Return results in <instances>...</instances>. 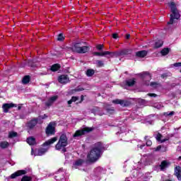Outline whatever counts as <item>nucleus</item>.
<instances>
[{"label": "nucleus", "mask_w": 181, "mask_h": 181, "mask_svg": "<svg viewBox=\"0 0 181 181\" xmlns=\"http://www.w3.org/2000/svg\"><path fill=\"white\" fill-rule=\"evenodd\" d=\"M165 115H167L168 117H172V115H175V112L172 111L170 113H165Z\"/></svg>", "instance_id": "obj_46"}, {"label": "nucleus", "mask_w": 181, "mask_h": 181, "mask_svg": "<svg viewBox=\"0 0 181 181\" xmlns=\"http://www.w3.org/2000/svg\"><path fill=\"white\" fill-rule=\"evenodd\" d=\"M58 81L61 83V84H67V83L70 81V78L68 75H61L58 78Z\"/></svg>", "instance_id": "obj_12"}, {"label": "nucleus", "mask_w": 181, "mask_h": 181, "mask_svg": "<svg viewBox=\"0 0 181 181\" xmlns=\"http://www.w3.org/2000/svg\"><path fill=\"white\" fill-rule=\"evenodd\" d=\"M91 131H93V128L91 127H85L82 129L76 130L74 134L73 135V137L77 138L78 136H82V135H86V134L91 132Z\"/></svg>", "instance_id": "obj_6"}, {"label": "nucleus", "mask_w": 181, "mask_h": 181, "mask_svg": "<svg viewBox=\"0 0 181 181\" xmlns=\"http://www.w3.org/2000/svg\"><path fill=\"white\" fill-rule=\"evenodd\" d=\"M53 105V102L52 100H50V99H49L46 103H45V105L47 107H50L51 105Z\"/></svg>", "instance_id": "obj_39"}, {"label": "nucleus", "mask_w": 181, "mask_h": 181, "mask_svg": "<svg viewBox=\"0 0 181 181\" xmlns=\"http://www.w3.org/2000/svg\"><path fill=\"white\" fill-rule=\"evenodd\" d=\"M147 95H148V97H158V95H156V93H148Z\"/></svg>", "instance_id": "obj_49"}, {"label": "nucleus", "mask_w": 181, "mask_h": 181, "mask_svg": "<svg viewBox=\"0 0 181 181\" xmlns=\"http://www.w3.org/2000/svg\"><path fill=\"white\" fill-rule=\"evenodd\" d=\"M104 151H105V146H104L103 142L98 141L93 145V147L88 153L86 163H95L101 158V155L104 153Z\"/></svg>", "instance_id": "obj_1"}, {"label": "nucleus", "mask_w": 181, "mask_h": 181, "mask_svg": "<svg viewBox=\"0 0 181 181\" xmlns=\"http://www.w3.org/2000/svg\"><path fill=\"white\" fill-rule=\"evenodd\" d=\"M13 107H16V104L13 103H4L2 106V108L4 110V112H9V110L11 108H13Z\"/></svg>", "instance_id": "obj_13"}, {"label": "nucleus", "mask_w": 181, "mask_h": 181, "mask_svg": "<svg viewBox=\"0 0 181 181\" xmlns=\"http://www.w3.org/2000/svg\"><path fill=\"white\" fill-rule=\"evenodd\" d=\"M57 40L59 42H63V40H64V36H63L62 33H60L58 37H57Z\"/></svg>", "instance_id": "obj_36"}, {"label": "nucleus", "mask_w": 181, "mask_h": 181, "mask_svg": "<svg viewBox=\"0 0 181 181\" xmlns=\"http://www.w3.org/2000/svg\"><path fill=\"white\" fill-rule=\"evenodd\" d=\"M74 91H76V92L84 91V88H81L80 86H78L76 88L74 89Z\"/></svg>", "instance_id": "obj_40"}, {"label": "nucleus", "mask_w": 181, "mask_h": 181, "mask_svg": "<svg viewBox=\"0 0 181 181\" xmlns=\"http://www.w3.org/2000/svg\"><path fill=\"white\" fill-rule=\"evenodd\" d=\"M62 66H60V64H53L51 68H50V70L51 71H57L59 70V69L61 68Z\"/></svg>", "instance_id": "obj_25"}, {"label": "nucleus", "mask_w": 181, "mask_h": 181, "mask_svg": "<svg viewBox=\"0 0 181 181\" xmlns=\"http://www.w3.org/2000/svg\"><path fill=\"white\" fill-rule=\"evenodd\" d=\"M49 116H47V115L44 114V115L42 116H39V118H41V119H46V118H47Z\"/></svg>", "instance_id": "obj_47"}, {"label": "nucleus", "mask_w": 181, "mask_h": 181, "mask_svg": "<svg viewBox=\"0 0 181 181\" xmlns=\"http://www.w3.org/2000/svg\"><path fill=\"white\" fill-rule=\"evenodd\" d=\"M30 81V76L26 75L23 78L22 83L23 84H28Z\"/></svg>", "instance_id": "obj_27"}, {"label": "nucleus", "mask_w": 181, "mask_h": 181, "mask_svg": "<svg viewBox=\"0 0 181 181\" xmlns=\"http://www.w3.org/2000/svg\"><path fill=\"white\" fill-rule=\"evenodd\" d=\"M107 53L108 52H105V51L103 52H94L93 55L94 56H107Z\"/></svg>", "instance_id": "obj_31"}, {"label": "nucleus", "mask_w": 181, "mask_h": 181, "mask_svg": "<svg viewBox=\"0 0 181 181\" xmlns=\"http://www.w3.org/2000/svg\"><path fill=\"white\" fill-rule=\"evenodd\" d=\"M163 46V42L160 40H158L157 42L155 43V49H159V47H162Z\"/></svg>", "instance_id": "obj_29"}, {"label": "nucleus", "mask_w": 181, "mask_h": 181, "mask_svg": "<svg viewBox=\"0 0 181 181\" xmlns=\"http://www.w3.org/2000/svg\"><path fill=\"white\" fill-rule=\"evenodd\" d=\"M112 37L113 39H118V37H119L118 33H113V34L112 35Z\"/></svg>", "instance_id": "obj_44"}, {"label": "nucleus", "mask_w": 181, "mask_h": 181, "mask_svg": "<svg viewBox=\"0 0 181 181\" xmlns=\"http://www.w3.org/2000/svg\"><path fill=\"white\" fill-rule=\"evenodd\" d=\"M144 139L145 141H146V146H152V141L148 139V136H145Z\"/></svg>", "instance_id": "obj_33"}, {"label": "nucleus", "mask_w": 181, "mask_h": 181, "mask_svg": "<svg viewBox=\"0 0 181 181\" xmlns=\"http://www.w3.org/2000/svg\"><path fill=\"white\" fill-rule=\"evenodd\" d=\"M87 42H83V45H86Z\"/></svg>", "instance_id": "obj_57"}, {"label": "nucleus", "mask_w": 181, "mask_h": 181, "mask_svg": "<svg viewBox=\"0 0 181 181\" xmlns=\"http://www.w3.org/2000/svg\"><path fill=\"white\" fill-rule=\"evenodd\" d=\"M169 52H170V48L165 47L160 51V53L163 56H168V54H169Z\"/></svg>", "instance_id": "obj_26"}, {"label": "nucleus", "mask_w": 181, "mask_h": 181, "mask_svg": "<svg viewBox=\"0 0 181 181\" xmlns=\"http://www.w3.org/2000/svg\"><path fill=\"white\" fill-rule=\"evenodd\" d=\"M103 47H104V45H98L96 46V49H97L98 50H103Z\"/></svg>", "instance_id": "obj_42"}, {"label": "nucleus", "mask_w": 181, "mask_h": 181, "mask_svg": "<svg viewBox=\"0 0 181 181\" xmlns=\"http://www.w3.org/2000/svg\"><path fill=\"white\" fill-rule=\"evenodd\" d=\"M129 37H131V35L127 34L126 35V39H129Z\"/></svg>", "instance_id": "obj_51"}, {"label": "nucleus", "mask_w": 181, "mask_h": 181, "mask_svg": "<svg viewBox=\"0 0 181 181\" xmlns=\"http://www.w3.org/2000/svg\"><path fill=\"white\" fill-rule=\"evenodd\" d=\"M161 78H168V77H170V73H164L160 76Z\"/></svg>", "instance_id": "obj_37"}, {"label": "nucleus", "mask_w": 181, "mask_h": 181, "mask_svg": "<svg viewBox=\"0 0 181 181\" xmlns=\"http://www.w3.org/2000/svg\"><path fill=\"white\" fill-rule=\"evenodd\" d=\"M106 56L109 55L110 57H119L118 51L117 52H110V51H105Z\"/></svg>", "instance_id": "obj_22"}, {"label": "nucleus", "mask_w": 181, "mask_h": 181, "mask_svg": "<svg viewBox=\"0 0 181 181\" xmlns=\"http://www.w3.org/2000/svg\"><path fill=\"white\" fill-rule=\"evenodd\" d=\"M46 152H47V148H40L38 149H35V151H33V148H32L31 155H34L35 156H43Z\"/></svg>", "instance_id": "obj_7"}, {"label": "nucleus", "mask_w": 181, "mask_h": 181, "mask_svg": "<svg viewBox=\"0 0 181 181\" xmlns=\"http://www.w3.org/2000/svg\"><path fill=\"white\" fill-rule=\"evenodd\" d=\"M26 173H28V171H26L25 170H18L16 172L11 174L10 177L11 179H16V177L22 176L23 175H26Z\"/></svg>", "instance_id": "obj_10"}, {"label": "nucleus", "mask_w": 181, "mask_h": 181, "mask_svg": "<svg viewBox=\"0 0 181 181\" xmlns=\"http://www.w3.org/2000/svg\"><path fill=\"white\" fill-rule=\"evenodd\" d=\"M28 66H30V67H33V61L32 59H29L28 62Z\"/></svg>", "instance_id": "obj_43"}, {"label": "nucleus", "mask_w": 181, "mask_h": 181, "mask_svg": "<svg viewBox=\"0 0 181 181\" xmlns=\"http://www.w3.org/2000/svg\"><path fill=\"white\" fill-rule=\"evenodd\" d=\"M160 149H162V146H160V145L153 148L155 152H159V151H160Z\"/></svg>", "instance_id": "obj_41"}, {"label": "nucleus", "mask_w": 181, "mask_h": 181, "mask_svg": "<svg viewBox=\"0 0 181 181\" xmlns=\"http://www.w3.org/2000/svg\"><path fill=\"white\" fill-rule=\"evenodd\" d=\"M57 98H59V96L57 95H54V96H52L51 98H49V100L53 103H54V101H56L57 100Z\"/></svg>", "instance_id": "obj_38"}, {"label": "nucleus", "mask_w": 181, "mask_h": 181, "mask_svg": "<svg viewBox=\"0 0 181 181\" xmlns=\"http://www.w3.org/2000/svg\"><path fill=\"white\" fill-rule=\"evenodd\" d=\"M171 14L170 15V21L167 23L168 25H173L175 22V19L177 21L180 19V13H179V11L177 10V7H176V4L172 1L170 4Z\"/></svg>", "instance_id": "obj_3"}, {"label": "nucleus", "mask_w": 181, "mask_h": 181, "mask_svg": "<svg viewBox=\"0 0 181 181\" xmlns=\"http://www.w3.org/2000/svg\"><path fill=\"white\" fill-rule=\"evenodd\" d=\"M78 97L77 96H72L71 100L68 101V105H71V104H73V103H76V101H78Z\"/></svg>", "instance_id": "obj_30"}, {"label": "nucleus", "mask_w": 181, "mask_h": 181, "mask_svg": "<svg viewBox=\"0 0 181 181\" xmlns=\"http://www.w3.org/2000/svg\"><path fill=\"white\" fill-rule=\"evenodd\" d=\"M21 181H32V177L31 176H28V175H24L21 178Z\"/></svg>", "instance_id": "obj_34"}, {"label": "nucleus", "mask_w": 181, "mask_h": 181, "mask_svg": "<svg viewBox=\"0 0 181 181\" xmlns=\"http://www.w3.org/2000/svg\"><path fill=\"white\" fill-rule=\"evenodd\" d=\"M139 76L141 77L143 81H151L152 79V76H151V74L148 71H144L143 73H141L139 74Z\"/></svg>", "instance_id": "obj_9"}, {"label": "nucleus", "mask_w": 181, "mask_h": 181, "mask_svg": "<svg viewBox=\"0 0 181 181\" xmlns=\"http://www.w3.org/2000/svg\"><path fill=\"white\" fill-rule=\"evenodd\" d=\"M95 74V71H94V69H88L86 71V74L87 77H93V76H94Z\"/></svg>", "instance_id": "obj_24"}, {"label": "nucleus", "mask_w": 181, "mask_h": 181, "mask_svg": "<svg viewBox=\"0 0 181 181\" xmlns=\"http://www.w3.org/2000/svg\"><path fill=\"white\" fill-rule=\"evenodd\" d=\"M57 141V136L52 137V139H49V140L46 141L43 143L42 146H50V145H53L54 142Z\"/></svg>", "instance_id": "obj_15"}, {"label": "nucleus", "mask_w": 181, "mask_h": 181, "mask_svg": "<svg viewBox=\"0 0 181 181\" xmlns=\"http://www.w3.org/2000/svg\"><path fill=\"white\" fill-rule=\"evenodd\" d=\"M72 52L79 53V54H84L90 52V46L83 45V42H76L71 47Z\"/></svg>", "instance_id": "obj_4"}, {"label": "nucleus", "mask_w": 181, "mask_h": 181, "mask_svg": "<svg viewBox=\"0 0 181 181\" xmlns=\"http://www.w3.org/2000/svg\"><path fill=\"white\" fill-rule=\"evenodd\" d=\"M146 56H148V51L146 50H141L136 52V57L144 59V57H146Z\"/></svg>", "instance_id": "obj_18"}, {"label": "nucleus", "mask_w": 181, "mask_h": 181, "mask_svg": "<svg viewBox=\"0 0 181 181\" xmlns=\"http://www.w3.org/2000/svg\"><path fill=\"white\" fill-rule=\"evenodd\" d=\"M69 139L66 134H62L59 136V139L57 144L55 145V149L57 151H61L62 153H66L67 148L66 147L69 145Z\"/></svg>", "instance_id": "obj_2"}, {"label": "nucleus", "mask_w": 181, "mask_h": 181, "mask_svg": "<svg viewBox=\"0 0 181 181\" xmlns=\"http://www.w3.org/2000/svg\"><path fill=\"white\" fill-rule=\"evenodd\" d=\"M159 83H158L157 82H151V83H150V86H151V87H156V86H158Z\"/></svg>", "instance_id": "obj_45"}, {"label": "nucleus", "mask_w": 181, "mask_h": 181, "mask_svg": "<svg viewBox=\"0 0 181 181\" xmlns=\"http://www.w3.org/2000/svg\"><path fill=\"white\" fill-rule=\"evenodd\" d=\"M83 163H84V160L79 158L78 160H76L74 163V167L75 169H77L78 166H83Z\"/></svg>", "instance_id": "obj_21"}, {"label": "nucleus", "mask_w": 181, "mask_h": 181, "mask_svg": "<svg viewBox=\"0 0 181 181\" xmlns=\"http://www.w3.org/2000/svg\"><path fill=\"white\" fill-rule=\"evenodd\" d=\"M114 111L115 110H114L113 109H107V112H114Z\"/></svg>", "instance_id": "obj_50"}, {"label": "nucleus", "mask_w": 181, "mask_h": 181, "mask_svg": "<svg viewBox=\"0 0 181 181\" xmlns=\"http://www.w3.org/2000/svg\"><path fill=\"white\" fill-rule=\"evenodd\" d=\"M8 146H9V143L8 141L0 142V148H1V149H6Z\"/></svg>", "instance_id": "obj_28"}, {"label": "nucleus", "mask_w": 181, "mask_h": 181, "mask_svg": "<svg viewBox=\"0 0 181 181\" xmlns=\"http://www.w3.org/2000/svg\"><path fill=\"white\" fill-rule=\"evenodd\" d=\"M18 110L20 111V110H22V106H18Z\"/></svg>", "instance_id": "obj_55"}, {"label": "nucleus", "mask_w": 181, "mask_h": 181, "mask_svg": "<svg viewBox=\"0 0 181 181\" xmlns=\"http://www.w3.org/2000/svg\"><path fill=\"white\" fill-rule=\"evenodd\" d=\"M174 67H181V62H177L173 64Z\"/></svg>", "instance_id": "obj_48"}, {"label": "nucleus", "mask_w": 181, "mask_h": 181, "mask_svg": "<svg viewBox=\"0 0 181 181\" xmlns=\"http://www.w3.org/2000/svg\"><path fill=\"white\" fill-rule=\"evenodd\" d=\"M136 83V79L133 78L127 80L125 85L127 86V87H134Z\"/></svg>", "instance_id": "obj_19"}, {"label": "nucleus", "mask_w": 181, "mask_h": 181, "mask_svg": "<svg viewBox=\"0 0 181 181\" xmlns=\"http://www.w3.org/2000/svg\"><path fill=\"white\" fill-rule=\"evenodd\" d=\"M38 121H39V119H37V118H33V119L29 121L27 123V127L28 128V129H33V128H35V125H37Z\"/></svg>", "instance_id": "obj_11"}, {"label": "nucleus", "mask_w": 181, "mask_h": 181, "mask_svg": "<svg viewBox=\"0 0 181 181\" xmlns=\"http://www.w3.org/2000/svg\"><path fill=\"white\" fill-rule=\"evenodd\" d=\"M96 64L98 67H104V62L102 60H97Z\"/></svg>", "instance_id": "obj_35"}, {"label": "nucleus", "mask_w": 181, "mask_h": 181, "mask_svg": "<svg viewBox=\"0 0 181 181\" xmlns=\"http://www.w3.org/2000/svg\"><path fill=\"white\" fill-rule=\"evenodd\" d=\"M45 134L47 136H50L51 135H54L56 134V122H49L45 129Z\"/></svg>", "instance_id": "obj_5"}, {"label": "nucleus", "mask_w": 181, "mask_h": 181, "mask_svg": "<svg viewBox=\"0 0 181 181\" xmlns=\"http://www.w3.org/2000/svg\"><path fill=\"white\" fill-rule=\"evenodd\" d=\"M27 143L30 146L36 145V139L33 136H30L27 139Z\"/></svg>", "instance_id": "obj_23"}, {"label": "nucleus", "mask_w": 181, "mask_h": 181, "mask_svg": "<svg viewBox=\"0 0 181 181\" xmlns=\"http://www.w3.org/2000/svg\"><path fill=\"white\" fill-rule=\"evenodd\" d=\"M163 137V136H162L160 133H158L155 136L156 141L158 142H160V144H163V142H166V141H168V139H162Z\"/></svg>", "instance_id": "obj_20"}, {"label": "nucleus", "mask_w": 181, "mask_h": 181, "mask_svg": "<svg viewBox=\"0 0 181 181\" xmlns=\"http://www.w3.org/2000/svg\"><path fill=\"white\" fill-rule=\"evenodd\" d=\"M81 101H83V100H84V96L83 95L81 96Z\"/></svg>", "instance_id": "obj_54"}, {"label": "nucleus", "mask_w": 181, "mask_h": 181, "mask_svg": "<svg viewBox=\"0 0 181 181\" xmlns=\"http://www.w3.org/2000/svg\"><path fill=\"white\" fill-rule=\"evenodd\" d=\"M119 57L121 56H128V54H131L132 53V49H124L120 51H118Z\"/></svg>", "instance_id": "obj_17"}, {"label": "nucleus", "mask_w": 181, "mask_h": 181, "mask_svg": "<svg viewBox=\"0 0 181 181\" xmlns=\"http://www.w3.org/2000/svg\"><path fill=\"white\" fill-rule=\"evenodd\" d=\"M176 86H177V84L172 83L171 87H176Z\"/></svg>", "instance_id": "obj_53"}, {"label": "nucleus", "mask_w": 181, "mask_h": 181, "mask_svg": "<svg viewBox=\"0 0 181 181\" xmlns=\"http://www.w3.org/2000/svg\"><path fill=\"white\" fill-rule=\"evenodd\" d=\"M178 160H181V156L178 157Z\"/></svg>", "instance_id": "obj_56"}, {"label": "nucleus", "mask_w": 181, "mask_h": 181, "mask_svg": "<svg viewBox=\"0 0 181 181\" xmlns=\"http://www.w3.org/2000/svg\"><path fill=\"white\" fill-rule=\"evenodd\" d=\"M170 166V162L164 160L161 162L160 165H159L160 170L163 171L165 169H167V168H169Z\"/></svg>", "instance_id": "obj_14"}, {"label": "nucleus", "mask_w": 181, "mask_h": 181, "mask_svg": "<svg viewBox=\"0 0 181 181\" xmlns=\"http://www.w3.org/2000/svg\"><path fill=\"white\" fill-rule=\"evenodd\" d=\"M113 104H119L121 107H129L131 102L129 100H124L121 99H115L112 100Z\"/></svg>", "instance_id": "obj_8"}, {"label": "nucleus", "mask_w": 181, "mask_h": 181, "mask_svg": "<svg viewBox=\"0 0 181 181\" xmlns=\"http://www.w3.org/2000/svg\"><path fill=\"white\" fill-rule=\"evenodd\" d=\"M16 136H18V132H10L8 133V138H16Z\"/></svg>", "instance_id": "obj_32"}, {"label": "nucleus", "mask_w": 181, "mask_h": 181, "mask_svg": "<svg viewBox=\"0 0 181 181\" xmlns=\"http://www.w3.org/2000/svg\"><path fill=\"white\" fill-rule=\"evenodd\" d=\"M144 146H145V144H142V145L140 146V148L143 149L144 148Z\"/></svg>", "instance_id": "obj_52"}, {"label": "nucleus", "mask_w": 181, "mask_h": 181, "mask_svg": "<svg viewBox=\"0 0 181 181\" xmlns=\"http://www.w3.org/2000/svg\"><path fill=\"white\" fill-rule=\"evenodd\" d=\"M174 175L176 176L178 180H181V167L180 165H177L175 168Z\"/></svg>", "instance_id": "obj_16"}]
</instances>
